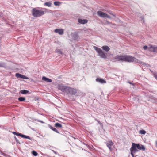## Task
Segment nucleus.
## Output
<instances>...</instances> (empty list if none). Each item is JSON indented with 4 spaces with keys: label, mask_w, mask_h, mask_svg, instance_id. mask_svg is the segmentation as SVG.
<instances>
[{
    "label": "nucleus",
    "mask_w": 157,
    "mask_h": 157,
    "mask_svg": "<svg viewBox=\"0 0 157 157\" xmlns=\"http://www.w3.org/2000/svg\"><path fill=\"white\" fill-rule=\"evenodd\" d=\"M36 121H37L39 122H40L42 123H44V122L43 121H41V120H36Z\"/></svg>",
    "instance_id": "nucleus-32"
},
{
    "label": "nucleus",
    "mask_w": 157,
    "mask_h": 157,
    "mask_svg": "<svg viewBox=\"0 0 157 157\" xmlns=\"http://www.w3.org/2000/svg\"><path fill=\"white\" fill-rule=\"evenodd\" d=\"M132 147L130 148V151H131V154L132 155V156L133 157H134V154L136 153V151H132Z\"/></svg>",
    "instance_id": "nucleus-24"
},
{
    "label": "nucleus",
    "mask_w": 157,
    "mask_h": 157,
    "mask_svg": "<svg viewBox=\"0 0 157 157\" xmlns=\"http://www.w3.org/2000/svg\"><path fill=\"white\" fill-rule=\"evenodd\" d=\"M128 83H129V84H131V85H134L133 84V83H132L131 82H128Z\"/></svg>",
    "instance_id": "nucleus-35"
},
{
    "label": "nucleus",
    "mask_w": 157,
    "mask_h": 157,
    "mask_svg": "<svg viewBox=\"0 0 157 157\" xmlns=\"http://www.w3.org/2000/svg\"><path fill=\"white\" fill-rule=\"evenodd\" d=\"M58 89L59 90H60L63 93H65L68 86H64L62 84H59L58 85Z\"/></svg>",
    "instance_id": "nucleus-8"
},
{
    "label": "nucleus",
    "mask_w": 157,
    "mask_h": 157,
    "mask_svg": "<svg viewBox=\"0 0 157 157\" xmlns=\"http://www.w3.org/2000/svg\"><path fill=\"white\" fill-rule=\"evenodd\" d=\"M73 37L75 40H76L78 37V35L76 34H74L73 35Z\"/></svg>",
    "instance_id": "nucleus-23"
},
{
    "label": "nucleus",
    "mask_w": 157,
    "mask_h": 157,
    "mask_svg": "<svg viewBox=\"0 0 157 157\" xmlns=\"http://www.w3.org/2000/svg\"><path fill=\"white\" fill-rule=\"evenodd\" d=\"M20 92L22 94H29L30 92L29 91L25 90H22L20 91Z\"/></svg>",
    "instance_id": "nucleus-16"
},
{
    "label": "nucleus",
    "mask_w": 157,
    "mask_h": 157,
    "mask_svg": "<svg viewBox=\"0 0 157 157\" xmlns=\"http://www.w3.org/2000/svg\"><path fill=\"white\" fill-rule=\"evenodd\" d=\"M52 3L51 2H45L44 4V6H48V7H49L52 6Z\"/></svg>",
    "instance_id": "nucleus-20"
},
{
    "label": "nucleus",
    "mask_w": 157,
    "mask_h": 157,
    "mask_svg": "<svg viewBox=\"0 0 157 157\" xmlns=\"http://www.w3.org/2000/svg\"><path fill=\"white\" fill-rule=\"evenodd\" d=\"M143 48L144 50H147V48H148V46H144Z\"/></svg>",
    "instance_id": "nucleus-30"
},
{
    "label": "nucleus",
    "mask_w": 157,
    "mask_h": 157,
    "mask_svg": "<svg viewBox=\"0 0 157 157\" xmlns=\"http://www.w3.org/2000/svg\"><path fill=\"white\" fill-rule=\"evenodd\" d=\"M42 80L48 82H52V80L49 78H47L45 76H43Z\"/></svg>",
    "instance_id": "nucleus-15"
},
{
    "label": "nucleus",
    "mask_w": 157,
    "mask_h": 157,
    "mask_svg": "<svg viewBox=\"0 0 157 157\" xmlns=\"http://www.w3.org/2000/svg\"><path fill=\"white\" fill-rule=\"evenodd\" d=\"M96 81L101 83H106V82L105 80L103 78H97L96 79Z\"/></svg>",
    "instance_id": "nucleus-12"
},
{
    "label": "nucleus",
    "mask_w": 157,
    "mask_h": 157,
    "mask_svg": "<svg viewBox=\"0 0 157 157\" xmlns=\"http://www.w3.org/2000/svg\"><path fill=\"white\" fill-rule=\"evenodd\" d=\"M49 127L51 129L55 132L59 134L60 133L55 128H54L51 125L49 126Z\"/></svg>",
    "instance_id": "nucleus-19"
},
{
    "label": "nucleus",
    "mask_w": 157,
    "mask_h": 157,
    "mask_svg": "<svg viewBox=\"0 0 157 157\" xmlns=\"http://www.w3.org/2000/svg\"><path fill=\"white\" fill-rule=\"evenodd\" d=\"M97 14L98 16L101 17H106L108 18H111V17L110 16L101 11H98L97 12Z\"/></svg>",
    "instance_id": "nucleus-6"
},
{
    "label": "nucleus",
    "mask_w": 157,
    "mask_h": 157,
    "mask_svg": "<svg viewBox=\"0 0 157 157\" xmlns=\"http://www.w3.org/2000/svg\"><path fill=\"white\" fill-rule=\"evenodd\" d=\"M55 126L56 128H61L62 125L59 123H56L55 124Z\"/></svg>",
    "instance_id": "nucleus-22"
},
{
    "label": "nucleus",
    "mask_w": 157,
    "mask_h": 157,
    "mask_svg": "<svg viewBox=\"0 0 157 157\" xmlns=\"http://www.w3.org/2000/svg\"><path fill=\"white\" fill-rule=\"evenodd\" d=\"M14 138H15L16 143L18 144H20V142L17 139V138L15 136H14Z\"/></svg>",
    "instance_id": "nucleus-29"
},
{
    "label": "nucleus",
    "mask_w": 157,
    "mask_h": 157,
    "mask_svg": "<svg viewBox=\"0 0 157 157\" xmlns=\"http://www.w3.org/2000/svg\"><path fill=\"white\" fill-rule=\"evenodd\" d=\"M140 133H141L142 134H144L146 133V132L144 130H140Z\"/></svg>",
    "instance_id": "nucleus-28"
},
{
    "label": "nucleus",
    "mask_w": 157,
    "mask_h": 157,
    "mask_svg": "<svg viewBox=\"0 0 157 157\" xmlns=\"http://www.w3.org/2000/svg\"><path fill=\"white\" fill-rule=\"evenodd\" d=\"M77 92V91L76 89L68 86L65 93L67 94L75 95Z\"/></svg>",
    "instance_id": "nucleus-5"
},
{
    "label": "nucleus",
    "mask_w": 157,
    "mask_h": 157,
    "mask_svg": "<svg viewBox=\"0 0 157 157\" xmlns=\"http://www.w3.org/2000/svg\"><path fill=\"white\" fill-rule=\"evenodd\" d=\"M78 22L81 24H84L88 22V20L86 19H78Z\"/></svg>",
    "instance_id": "nucleus-13"
},
{
    "label": "nucleus",
    "mask_w": 157,
    "mask_h": 157,
    "mask_svg": "<svg viewBox=\"0 0 157 157\" xmlns=\"http://www.w3.org/2000/svg\"><path fill=\"white\" fill-rule=\"evenodd\" d=\"M12 133L13 134L17 136H20L23 138L28 139L29 140H31V138L29 136H26L22 134L21 133L16 132H12Z\"/></svg>",
    "instance_id": "nucleus-7"
},
{
    "label": "nucleus",
    "mask_w": 157,
    "mask_h": 157,
    "mask_svg": "<svg viewBox=\"0 0 157 157\" xmlns=\"http://www.w3.org/2000/svg\"><path fill=\"white\" fill-rule=\"evenodd\" d=\"M15 76L17 78H20L25 79H28V78L26 76L18 73H16L15 74Z\"/></svg>",
    "instance_id": "nucleus-11"
},
{
    "label": "nucleus",
    "mask_w": 157,
    "mask_h": 157,
    "mask_svg": "<svg viewBox=\"0 0 157 157\" xmlns=\"http://www.w3.org/2000/svg\"><path fill=\"white\" fill-rule=\"evenodd\" d=\"M4 64L2 63H0V67H2L4 66Z\"/></svg>",
    "instance_id": "nucleus-33"
},
{
    "label": "nucleus",
    "mask_w": 157,
    "mask_h": 157,
    "mask_svg": "<svg viewBox=\"0 0 157 157\" xmlns=\"http://www.w3.org/2000/svg\"><path fill=\"white\" fill-rule=\"evenodd\" d=\"M54 3L55 6H59L61 4L60 2L58 1L55 2Z\"/></svg>",
    "instance_id": "nucleus-26"
},
{
    "label": "nucleus",
    "mask_w": 157,
    "mask_h": 157,
    "mask_svg": "<svg viewBox=\"0 0 157 157\" xmlns=\"http://www.w3.org/2000/svg\"><path fill=\"white\" fill-rule=\"evenodd\" d=\"M106 145L110 151L112 150V147L113 146V143L111 140L108 141L106 142Z\"/></svg>",
    "instance_id": "nucleus-10"
},
{
    "label": "nucleus",
    "mask_w": 157,
    "mask_h": 157,
    "mask_svg": "<svg viewBox=\"0 0 157 157\" xmlns=\"http://www.w3.org/2000/svg\"><path fill=\"white\" fill-rule=\"evenodd\" d=\"M123 61L128 62H134L136 63H138L142 65L144 64V62L130 55L124 56Z\"/></svg>",
    "instance_id": "nucleus-2"
},
{
    "label": "nucleus",
    "mask_w": 157,
    "mask_h": 157,
    "mask_svg": "<svg viewBox=\"0 0 157 157\" xmlns=\"http://www.w3.org/2000/svg\"><path fill=\"white\" fill-rule=\"evenodd\" d=\"M132 151H137L138 150L137 148L139 150H142L144 151L145 150V148L143 145H140L138 144H136L135 143H133L132 144Z\"/></svg>",
    "instance_id": "nucleus-3"
},
{
    "label": "nucleus",
    "mask_w": 157,
    "mask_h": 157,
    "mask_svg": "<svg viewBox=\"0 0 157 157\" xmlns=\"http://www.w3.org/2000/svg\"><path fill=\"white\" fill-rule=\"evenodd\" d=\"M155 47L151 45H150L148 49L150 51L154 52Z\"/></svg>",
    "instance_id": "nucleus-18"
},
{
    "label": "nucleus",
    "mask_w": 157,
    "mask_h": 157,
    "mask_svg": "<svg viewBox=\"0 0 157 157\" xmlns=\"http://www.w3.org/2000/svg\"><path fill=\"white\" fill-rule=\"evenodd\" d=\"M40 9L46 10L45 8L38 7L33 8L32 11V16L35 17H38L44 15L46 13V11L41 10Z\"/></svg>",
    "instance_id": "nucleus-1"
},
{
    "label": "nucleus",
    "mask_w": 157,
    "mask_h": 157,
    "mask_svg": "<svg viewBox=\"0 0 157 157\" xmlns=\"http://www.w3.org/2000/svg\"><path fill=\"white\" fill-rule=\"evenodd\" d=\"M32 154L35 156H36L38 155L37 153L34 151H32Z\"/></svg>",
    "instance_id": "nucleus-27"
},
{
    "label": "nucleus",
    "mask_w": 157,
    "mask_h": 157,
    "mask_svg": "<svg viewBox=\"0 0 157 157\" xmlns=\"http://www.w3.org/2000/svg\"><path fill=\"white\" fill-rule=\"evenodd\" d=\"M98 122V123L99 124H101V123L100 121L98 120H96Z\"/></svg>",
    "instance_id": "nucleus-34"
},
{
    "label": "nucleus",
    "mask_w": 157,
    "mask_h": 157,
    "mask_svg": "<svg viewBox=\"0 0 157 157\" xmlns=\"http://www.w3.org/2000/svg\"><path fill=\"white\" fill-rule=\"evenodd\" d=\"M94 48L98 53V56H99L102 58H107L106 55L101 48L96 46H94Z\"/></svg>",
    "instance_id": "nucleus-4"
},
{
    "label": "nucleus",
    "mask_w": 157,
    "mask_h": 157,
    "mask_svg": "<svg viewBox=\"0 0 157 157\" xmlns=\"http://www.w3.org/2000/svg\"><path fill=\"white\" fill-rule=\"evenodd\" d=\"M55 32L58 33L59 35H62L63 33V31L62 29H56L54 30Z\"/></svg>",
    "instance_id": "nucleus-14"
},
{
    "label": "nucleus",
    "mask_w": 157,
    "mask_h": 157,
    "mask_svg": "<svg viewBox=\"0 0 157 157\" xmlns=\"http://www.w3.org/2000/svg\"><path fill=\"white\" fill-rule=\"evenodd\" d=\"M102 49L106 52H108L110 50V48L107 45L103 46L102 47Z\"/></svg>",
    "instance_id": "nucleus-17"
},
{
    "label": "nucleus",
    "mask_w": 157,
    "mask_h": 157,
    "mask_svg": "<svg viewBox=\"0 0 157 157\" xmlns=\"http://www.w3.org/2000/svg\"><path fill=\"white\" fill-rule=\"evenodd\" d=\"M25 100V98L24 97H20L18 98L19 101L21 102L24 101Z\"/></svg>",
    "instance_id": "nucleus-21"
},
{
    "label": "nucleus",
    "mask_w": 157,
    "mask_h": 157,
    "mask_svg": "<svg viewBox=\"0 0 157 157\" xmlns=\"http://www.w3.org/2000/svg\"><path fill=\"white\" fill-rule=\"evenodd\" d=\"M154 52L157 53V47H155Z\"/></svg>",
    "instance_id": "nucleus-31"
},
{
    "label": "nucleus",
    "mask_w": 157,
    "mask_h": 157,
    "mask_svg": "<svg viewBox=\"0 0 157 157\" xmlns=\"http://www.w3.org/2000/svg\"><path fill=\"white\" fill-rule=\"evenodd\" d=\"M124 56L118 55L115 56L114 57V59H116V61H123Z\"/></svg>",
    "instance_id": "nucleus-9"
},
{
    "label": "nucleus",
    "mask_w": 157,
    "mask_h": 157,
    "mask_svg": "<svg viewBox=\"0 0 157 157\" xmlns=\"http://www.w3.org/2000/svg\"><path fill=\"white\" fill-rule=\"evenodd\" d=\"M55 52L56 53H58V54H62V52L59 49H56L55 50Z\"/></svg>",
    "instance_id": "nucleus-25"
}]
</instances>
